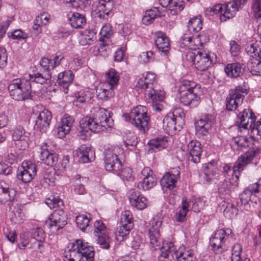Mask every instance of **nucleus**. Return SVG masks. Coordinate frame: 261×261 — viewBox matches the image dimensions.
<instances>
[{"mask_svg":"<svg viewBox=\"0 0 261 261\" xmlns=\"http://www.w3.org/2000/svg\"><path fill=\"white\" fill-rule=\"evenodd\" d=\"M113 124V120L108 111L100 109L96 112L95 118L86 117L80 120L79 136L82 140H87L92 132L104 131L107 128L112 127Z\"/></svg>","mask_w":261,"mask_h":261,"instance_id":"obj_1","label":"nucleus"},{"mask_svg":"<svg viewBox=\"0 0 261 261\" xmlns=\"http://www.w3.org/2000/svg\"><path fill=\"white\" fill-rule=\"evenodd\" d=\"M95 252L92 246L82 240H77L65 252L64 261H94Z\"/></svg>","mask_w":261,"mask_h":261,"instance_id":"obj_2","label":"nucleus"},{"mask_svg":"<svg viewBox=\"0 0 261 261\" xmlns=\"http://www.w3.org/2000/svg\"><path fill=\"white\" fill-rule=\"evenodd\" d=\"M123 116L142 134H144L148 130L150 116L146 107L138 106L132 110L129 114H125Z\"/></svg>","mask_w":261,"mask_h":261,"instance_id":"obj_3","label":"nucleus"},{"mask_svg":"<svg viewBox=\"0 0 261 261\" xmlns=\"http://www.w3.org/2000/svg\"><path fill=\"white\" fill-rule=\"evenodd\" d=\"M196 85L192 81L182 80L178 87L179 101L185 106L191 108L197 106L200 101V97L196 94Z\"/></svg>","mask_w":261,"mask_h":261,"instance_id":"obj_4","label":"nucleus"},{"mask_svg":"<svg viewBox=\"0 0 261 261\" xmlns=\"http://www.w3.org/2000/svg\"><path fill=\"white\" fill-rule=\"evenodd\" d=\"M247 0H233L223 5L216 4L206 9V12L213 14L220 13V19L224 22L234 16L236 12L242 9Z\"/></svg>","mask_w":261,"mask_h":261,"instance_id":"obj_5","label":"nucleus"},{"mask_svg":"<svg viewBox=\"0 0 261 261\" xmlns=\"http://www.w3.org/2000/svg\"><path fill=\"white\" fill-rule=\"evenodd\" d=\"M8 88L10 95L15 100H25L31 97V85L28 79H14L10 82Z\"/></svg>","mask_w":261,"mask_h":261,"instance_id":"obj_6","label":"nucleus"},{"mask_svg":"<svg viewBox=\"0 0 261 261\" xmlns=\"http://www.w3.org/2000/svg\"><path fill=\"white\" fill-rule=\"evenodd\" d=\"M232 230L227 228L215 231L210 239V245L213 251L217 254L227 250L230 241L232 239Z\"/></svg>","mask_w":261,"mask_h":261,"instance_id":"obj_7","label":"nucleus"},{"mask_svg":"<svg viewBox=\"0 0 261 261\" xmlns=\"http://www.w3.org/2000/svg\"><path fill=\"white\" fill-rule=\"evenodd\" d=\"M186 60L192 63L197 70L204 71L208 69L212 63L210 55L205 51L190 50L186 53Z\"/></svg>","mask_w":261,"mask_h":261,"instance_id":"obj_8","label":"nucleus"},{"mask_svg":"<svg viewBox=\"0 0 261 261\" xmlns=\"http://www.w3.org/2000/svg\"><path fill=\"white\" fill-rule=\"evenodd\" d=\"M248 85L243 82L237 86L235 89L231 90L229 96L226 99V107L228 110H237L241 108L245 95L247 93Z\"/></svg>","mask_w":261,"mask_h":261,"instance_id":"obj_9","label":"nucleus"},{"mask_svg":"<svg viewBox=\"0 0 261 261\" xmlns=\"http://www.w3.org/2000/svg\"><path fill=\"white\" fill-rule=\"evenodd\" d=\"M67 217L66 213L61 209L56 210L51 214L45 221V227L53 233H58V231L62 229L67 223Z\"/></svg>","mask_w":261,"mask_h":261,"instance_id":"obj_10","label":"nucleus"},{"mask_svg":"<svg viewBox=\"0 0 261 261\" xmlns=\"http://www.w3.org/2000/svg\"><path fill=\"white\" fill-rule=\"evenodd\" d=\"M122 152V149L118 146L114 147L112 150L109 149L106 151L105 164L107 171L117 173L121 170L122 165L118 156Z\"/></svg>","mask_w":261,"mask_h":261,"instance_id":"obj_11","label":"nucleus"},{"mask_svg":"<svg viewBox=\"0 0 261 261\" xmlns=\"http://www.w3.org/2000/svg\"><path fill=\"white\" fill-rule=\"evenodd\" d=\"M133 216L129 211H125L121 215L120 226L116 232V239L122 242L133 227Z\"/></svg>","mask_w":261,"mask_h":261,"instance_id":"obj_12","label":"nucleus"},{"mask_svg":"<svg viewBox=\"0 0 261 261\" xmlns=\"http://www.w3.org/2000/svg\"><path fill=\"white\" fill-rule=\"evenodd\" d=\"M257 193L256 183L250 185L240 195L241 204L237 203V207L241 211H248L250 207V202L256 203L258 198L255 195Z\"/></svg>","mask_w":261,"mask_h":261,"instance_id":"obj_13","label":"nucleus"},{"mask_svg":"<svg viewBox=\"0 0 261 261\" xmlns=\"http://www.w3.org/2000/svg\"><path fill=\"white\" fill-rule=\"evenodd\" d=\"M237 115L236 124L241 128L251 130L252 126L255 121V116L249 108H240L236 112Z\"/></svg>","mask_w":261,"mask_h":261,"instance_id":"obj_14","label":"nucleus"},{"mask_svg":"<svg viewBox=\"0 0 261 261\" xmlns=\"http://www.w3.org/2000/svg\"><path fill=\"white\" fill-rule=\"evenodd\" d=\"M215 118L214 116L209 114L202 115L195 123L196 135L199 139H203L210 133L214 124Z\"/></svg>","mask_w":261,"mask_h":261,"instance_id":"obj_15","label":"nucleus"},{"mask_svg":"<svg viewBox=\"0 0 261 261\" xmlns=\"http://www.w3.org/2000/svg\"><path fill=\"white\" fill-rule=\"evenodd\" d=\"M139 177L140 180L138 184V187L144 191L150 190L157 183L155 175L149 167H144L139 175Z\"/></svg>","mask_w":261,"mask_h":261,"instance_id":"obj_16","label":"nucleus"},{"mask_svg":"<svg viewBox=\"0 0 261 261\" xmlns=\"http://www.w3.org/2000/svg\"><path fill=\"white\" fill-rule=\"evenodd\" d=\"M162 223V221L159 218H153L150 222V227L148 235L150 244L154 249L159 248L161 244L160 230Z\"/></svg>","mask_w":261,"mask_h":261,"instance_id":"obj_17","label":"nucleus"},{"mask_svg":"<svg viewBox=\"0 0 261 261\" xmlns=\"http://www.w3.org/2000/svg\"><path fill=\"white\" fill-rule=\"evenodd\" d=\"M114 5L113 0H99L94 10L96 16L100 19L107 20L111 16Z\"/></svg>","mask_w":261,"mask_h":261,"instance_id":"obj_18","label":"nucleus"},{"mask_svg":"<svg viewBox=\"0 0 261 261\" xmlns=\"http://www.w3.org/2000/svg\"><path fill=\"white\" fill-rule=\"evenodd\" d=\"M28 133L23 127L17 125L12 133V139L14 142L15 147L19 150H24L28 147Z\"/></svg>","mask_w":261,"mask_h":261,"instance_id":"obj_19","label":"nucleus"},{"mask_svg":"<svg viewBox=\"0 0 261 261\" xmlns=\"http://www.w3.org/2000/svg\"><path fill=\"white\" fill-rule=\"evenodd\" d=\"M129 202L132 206L139 210L145 208L148 205V201L138 190L130 189L127 193Z\"/></svg>","mask_w":261,"mask_h":261,"instance_id":"obj_20","label":"nucleus"},{"mask_svg":"<svg viewBox=\"0 0 261 261\" xmlns=\"http://www.w3.org/2000/svg\"><path fill=\"white\" fill-rule=\"evenodd\" d=\"M36 174V166L33 164L23 163L18 169L17 177L23 182H30Z\"/></svg>","mask_w":261,"mask_h":261,"instance_id":"obj_21","label":"nucleus"},{"mask_svg":"<svg viewBox=\"0 0 261 261\" xmlns=\"http://www.w3.org/2000/svg\"><path fill=\"white\" fill-rule=\"evenodd\" d=\"M179 247L171 242H165L161 248V253L159 256L160 261H171L176 255Z\"/></svg>","mask_w":261,"mask_h":261,"instance_id":"obj_22","label":"nucleus"},{"mask_svg":"<svg viewBox=\"0 0 261 261\" xmlns=\"http://www.w3.org/2000/svg\"><path fill=\"white\" fill-rule=\"evenodd\" d=\"M156 75L151 72H147L139 78L136 84V87L141 90L146 91L157 85Z\"/></svg>","mask_w":261,"mask_h":261,"instance_id":"obj_23","label":"nucleus"},{"mask_svg":"<svg viewBox=\"0 0 261 261\" xmlns=\"http://www.w3.org/2000/svg\"><path fill=\"white\" fill-rule=\"evenodd\" d=\"M39 153L40 160L45 164L53 166L58 162L57 154L48 150L46 143H44L41 146Z\"/></svg>","mask_w":261,"mask_h":261,"instance_id":"obj_24","label":"nucleus"},{"mask_svg":"<svg viewBox=\"0 0 261 261\" xmlns=\"http://www.w3.org/2000/svg\"><path fill=\"white\" fill-rule=\"evenodd\" d=\"M185 47L192 50H197L202 46L199 34L186 33L181 37V43Z\"/></svg>","mask_w":261,"mask_h":261,"instance_id":"obj_25","label":"nucleus"},{"mask_svg":"<svg viewBox=\"0 0 261 261\" xmlns=\"http://www.w3.org/2000/svg\"><path fill=\"white\" fill-rule=\"evenodd\" d=\"M52 115L49 111L44 109L40 112L37 117L35 126L41 132H45L49 128Z\"/></svg>","mask_w":261,"mask_h":261,"instance_id":"obj_26","label":"nucleus"},{"mask_svg":"<svg viewBox=\"0 0 261 261\" xmlns=\"http://www.w3.org/2000/svg\"><path fill=\"white\" fill-rule=\"evenodd\" d=\"M253 158L251 152H247L241 155L234 163L232 167V172L234 175H237L239 179L240 172L243 171L245 167L249 164Z\"/></svg>","mask_w":261,"mask_h":261,"instance_id":"obj_27","label":"nucleus"},{"mask_svg":"<svg viewBox=\"0 0 261 261\" xmlns=\"http://www.w3.org/2000/svg\"><path fill=\"white\" fill-rule=\"evenodd\" d=\"M73 79L74 75L70 70L64 71L58 74L57 83L60 86V89L66 94L68 92L69 87L72 84Z\"/></svg>","mask_w":261,"mask_h":261,"instance_id":"obj_28","label":"nucleus"},{"mask_svg":"<svg viewBox=\"0 0 261 261\" xmlns=\"http://www.w3.org/2000/svg\"><path fill=\"white\" fill-rule=\"evenodd\" d=\"M74 155L79 158V161L86 163L91 162L95 158L94 151L90 147L83 144L74 151Z\"/></svg>","mask_w":261,"mask_h":261,"instance_id":"obj_29","label":"nucleus"},{"mask_svg":"<svg viewBox=\"0 0 261 261\" xmlns=\"http://www.w3.org/2000/svg\"><path fill=\"white\" fill-rule=\"evenodd\" d=\"M239 179L237 175H234L231 178L227 179V178L220 182L218 187V192L221 196H228L233 187H237L238 185Z\"/></svg>","mask_w":261,"mask_h":261,"instance_id":"obj_30","label":"nucleus"},{"mask_svg":"<svg viewBox=\"0 0 261 261\" xmlns=\"http://www.w3.org/2000/svg\"><path fill=\"white\" fill-rule=\"evenodd\" d=\"M160 4L163 7L167 8L169 14L172 15H177L184 8V4L180 0H159Z\"/></svg>","mask_w":261,"mask_h":261,"instance_id":"obj_31","label":"nucleus"},{"mask_svg":"<svg viewBox=\"0 0 261 261\" xmlns=\"http://www.w3.org/2000/svg\"><path fill=\"white\" fill-rule=\"evenodd\" d=\"M187 151L191 158V161L195 163L200 162L202 147L201 143L197 140H192L187 145Z\"/></svg>","mask_w":261,"mask_h":261,"instance_id":"obj_32","label":"nucleus"},{"mask_svg":"<svg viewBox=\"0 0 261 261\" xmlns=\"http://www.w3.org/2000/svg\"><path fill=\"white\" fill-rule=\"evenodd\" d=\"M177 117L173 113H168L163 120L164 130L170 135H174L177 130L176 124Z\"/></svg>","mask_w":261,"mask_h":261,"instance_id":"obj_33","label":"nucleus"},{"mask_svg":"<svg viewBox=\"0 0 261 261\" xmlns=\"http://www.w3.org/2000/svg\"><path fill=\"white\" fill-rule=\"evenodd\" d=\"M155 44L160 51L166 54L170 47L169 39L165 33L159 31L155 33Z\"/></svg>","mask_w":261,"mask_h":261,"instance_id":"obj_34","label":"nucleus"},{"mask_svg":"<svg viewBox=\"0 0 261 261\" xmlns=\"http://www.w3.org/2000/svg\"><path fill=\"white\" fill-rule=\"evenodd\" d=\"M144 92L152 103L162 102L165 98V92L159 88L158 85Z\"/></svg>","mask_w":261,"mask_h":261,"instance_id":"obj_35","label":"nucleus"},{"mask_svg":"<svg viewBox=\"0 0 261 261\" xmlns=\"http://www.w3.org/2000/svg\"><path fill=\"white\" fill-rule=\"evenodd\" d=\"M144 92L152 103L162 102L165 98V92L159 88L158 85Z\"/></svg>","mask_w":261,"mask_h":261,"instance_id":"obj_36","label":"nucleus"},{"mask_svg":"<svg viewBox=\"0 0 261 261\" xmlns=\"http://www.w3.org/2000/svg\"><path fill=\"white\" fill-rule=\"evenodd\" d=\"M224 70L227 75L231 78L239 77L244 72L243 65L237 62L228 64Z\"/></svg>","mask_w":261,"mask_h":261,"instance_id":"obj_37","label":"nucleus"},{"mask_svg":"<svg viewBox=\"0 0 261 261\" xmlns=\"http://www.w3.org/2000/svg\"><path fill=\"white\" fill-rule=\"evenodd\" d=\"M14 191L13 188L5 182L0 183V203H3L14 199Z\"/></svg>","mask_w":261,"mask_h":261,"instance_id":"obj_38","label":"nucleus"},{"mask_svg":"<svg viewBox=\"0 0 261 261\" xmlns=\"http://www.w3.org/2000/svg\"><path fill=\"white\" fill-rule=\"evenodd\" d=\"M178 178L177 174H173L170 173H166L161 179V185L164 189L172 190L175 186Z\"/></svg>","mask_w":261,"mask_h":261,"instance_id":"obj_39","label":"nucleus"},{"mask_svg":"<svg viewBox=\"0 0 261 261\" xmlns=\"http://www.w3.org/2000/svg\"><path fill=\"white\" fill-rule=\"evenodd\" d=\"M68 20L71 26L75 29L82 28L86 23L85 16L78 13H72L69 14Z\"/></svg>","mask_w":261,"mask_h":261,"instance_id":"obj_40","label":"nucleus"},{"mask_svg":"<svg viewBox=\"0 0 261 261\" xmlns=\"http://www.w3.org/2000/svg\"><path fill=\"white\" fill-rule=\"evenodd\" d=\"M88 178L80 175L75 176L73 182L74 191L78 195H84L86 193L85 185L88 181Z\"/></svg>","mask_w":261,"mask_h":261,"instance_id":"obj_41","label":"nucleus"},{"mask_svg":"<svg viewBox=\"0 0 261 261\" xmlns=\"http://www.w3.org/2000/svg\"><path fill=\"white\" fill-rule=\"evenodd\" d=\"M148 144L151 149L160 150L168 146V138L165 136H159L150 140Z\"/></svg>","mask_w":261,"mask_h":261,"instance_id":"obj_42","label":"nucleus"},{"mask_svg":"<svg viewBox=\"0 0 261 261\" xmlns=\"http://www.w3.org/2000/svg\"><path fill=\"white\" fill-rule=\"evenodd\" d=\"M175 258L176 261H194L195 258L193 251L184 247H179Z\"/></svg>","mask_w":261,"mask_h":261,"instance_id":"obj_43","label":"nucleus"},{"mask_svg":"<svg viewBox=\"0 0 261 261\" xmlns=\"http://www.w3.org/2000/svg\"><path fill=\"white\" fill-rule=\"evenodd\" d=\"M250 57H257L261 59V41H256L248 45L245 48Z\"/></svg>","mask_w":261,"mask_h":261,"instance_id":"obj_44","label":"nucleus"},{"mask_svg":"<svg viewBox=\"0 0 261 261\" xmlns=\"http://www.w3.org/2000/svg\"><path fill=\"white\" fill-rule=\"evenodd\" d=\"M106 80L108 87L115 88L119 80V75L115 69L111 68L106 73Z\"/></svg>","mask_w":261,"mask_h":261,"instance_id":"obj_45","label":"nucleus"},{"mask_svg":"<svg viewBox=\"0 0 261 261\" xmlns=\"http://www.w3.org/2000/svg\"><path fill=\"white\" fill-rule=\"evenodd\" d=\"M202 23L200 16L194 17L189 20L187 28L189 34H198L202 29Z\"/></svg>","mask_w":261,"mask_h":261,"instance_id":"obj_46","label":"nucleus"},{"mask_svg":"<svg viewBox=\"0 0 261 261\" xmlns=\"http://www.w3.org/2000/svg\"><path fill=\"white\" fill-rule=\"evenodd\" d=\"M250 72L254 75H261V61L257 57H250L247 63Z\"/></svg>","mask_w":261,"mask_h":261,"instance_id":"obj_47","label":"nucleus"},{"mask_svg":"<svg viewBox=\"0 0 261 261\" xmlns=\"http://www.w3.org/2000/svg\"><path fill=\"white\" fill-rule=\"evenodd\" d=\"M158 16L161 17V15L160 14V12L156 8H153L147 10L145 12L142 17V23L146 25H149L153 22Z\"/></svg>","mask_w":261,"mask_h":261,"instance_id":"obj_48","label":"nucleus"},{"mask_svg":"<svg viewBox=\"0 0 261 261\" xmlns=\"http://www.w3.org/2000/svg\"><path fill=\"white\" fill-rule=\"evenodd\" d=\"M51 79V74L49 73H36L34 74H29V79L28 81L31 82H35L36 83L43 84L45 83L47 80Z\"/></svg>","mask_w":261,"mask_h":261,"instance_id":"obj_49","label":"nucleus"},{"mask_svg":"<svg viewBox=\"0 0 261 261\" xmlns=\"http://www.w3.org/2000/svg\"><path fill=\"white\" fill-rule=\"evenodd\" d=\"M74 95L75 100L81 103L88 101L93 97V93L88 89H82Z\"/></svg>","mask_w":261,"mask_h":261,"instance_id":"obj_50","label":"nucleus"},{"mask_svg":"<svg viewBox=\"0 0 261 261\" xmlns=\"http://www.w3.org/2000/svg\"><path fill=\"white\" fill-rule=\"evenodd\" d=\"M217 168L212 163L205 165L203 169L204 179L207 182L210 181L217 173Z\"/></svg>","mask_w":261,"mask_h":261,"instance_id":"obj_51","label":"nucleus"},{"mask_svg":"<svg viewBox=\"0 0 261 261\" xmlns=\"http://www.w3.org/2000/svg\"><path fill=\"white\" fill-rule=\"evenodd\" d=\"M95 236L96 237L97 243L101 248L106 249L110 248L112 239L107 233H101L96 234Z\"/></svg>","mask_w":261,"mask_h":261,"instance_id":"obj_52","label":"nucleus"},{"mask_svg":"<svg viewBox=\"0 0 261 261\" xmlns=\"http://www.w3.org/2000/svg\"><path fill=\"white\" fill-rule=\"evenodd\" d=\"M45 203L50 209L55 208L56 206L60 207L63 204V201L57 195L48 196L45 199Z\"/></svg>","mask_w":261,"mask_h":261,"instance_id":"obj_53","label":"nucleus"},{"mask_svg":"<svg viewBox=\"0 0 261 261\" xmlns=\"http://www.w3.org/2000/svg\"><path fill=\"white\" fill-rule=\"evenodd\" d=\"M113 34V31L111 25L108 23L106 24L102 27L100 31V37L99 38V40L104 42L110 38Z\"/></svg>","mask_w":261,"mask_h":261,"instance_id":"obj_54","label":"nucleus"},{"mask_svg":"<svg viewBox=\"0 0 261 261\" xmlns=\"http://www.w3.org/2000/svg\"><path fill=\"white\" fill-rule=\"evenodd\" d=\"M11 220L14 223L20 224L23 222L25 219V216L23 213L22 210L16 207L14 210L11 216Z\"/></svg>","mask_w":261,"mask_h":261,"instance_id":"obj_55","label":"nucleus"},{"mask_svg":"<svg viewBox=\"0 0 261 261\" xmlns=\"http://www.w3.org/2000/svg\"><path fill=\"white\" fill-rule=\"evenodd\" d=\"M205 201H206L204 197L195 198L191 202V205H192L191 210L195 212H199L203 208L205 205Z\"/></svg>","mask_w":261,"mask_h":261,"instance_id":"obj_56","label":"nucleus"},{"mask_svg":"<svg viewBox=\"0 0 261 261\" xmlns=\"http://www.w3.org/2000/svg\"><path fill=\"white\" fill-rule=\"evenodd\" d=\"M69 6L74 8L84 9L90 4L89 0H65Z\"/></svg>","mask_w":261,"mask_h":261,"instance_id":"obj_57","label":"nucleus"},{"mask_svg":"<svg viewBox=\"0 0 261 261\" xmlns=\"http://www.w3.org/2000/svg\"><path fill=\"white\" fill-rule=\"evenodd\" d=\"M89 218L87 215H81L76 217V225L82 230H85V229L89 225Z\"/></svg>","mask_w":261,"mask_h":261,"instance_id":"obj_58","label":"nucleus"},{"mask_svg":"<svg viewBox=\"0 0 261 261\" xmlns=\"http://www.w3.org/2000/svg\"><path fill=\"white\" fill-rule=\"evenodd\" d=\"M95 34L94 32L90 30H85L82 35L81 40L82 45L90 44V42L93 40Z\"/></svg>","mask_w":261,"mask_h":261,"instance_id":"obj_59","label":"nucleus"},{"mask_svg":"<svg viewBox=\"0 0 261 261\" xmlns=\"http://www.w3.org/2000/svg\"><path fill=\"white\" fill-rule=\"evenodd\" d=\"M242 247L240 244H236L232 248L231 261H239L241 259Z\"/></svg>","mask_w":261,"mask_h":261,"instance_id":"obj_60","label":"nucleus"},{"mask_svg":"<svg viewBox=\"0 0 261 261\" xmlns=\"http://www.w3.org/2000/svg\"><path fill=\"white\" fill-rule=\"evenodd\" d=\"M110 87H102L99 90V96L101 99L110 98L114 95L113 89Z\"/></svg>","mask_w":261,"mask_h":261,"instance_id":"obj_61","label":"nucleus"},{"mask_svg":"<svg viewBox=\"0 0 261 261\" xmlns=\"http://www.w3.org/2000/svg\"><path fill=\"white\" fill-rule=\"evenodd\" d=\"M251 9L256 18H261V0H253Z\"/></svg>","mask_w":261,"mask_h":261,"instance_id":"obj_62","label":"nucleus"},{"mask_svg":"<svg viewBox=\"0 0 261 261\" xmlns=\"http://www.w3.org/2000/svg\"><path fill=\"white\" fill-rule=\"evenodd\" d=\"M123 180L131 181L133 180L132 171L129 168H125L116 173Z\"/></svg>","mask_w":261,"mask_h":261,"instance_id":"obj_63","label":"nucleus"},{"mask_svg":"<svg viewBox=\"0 0 261 261\" xmlns=\"http://www.w3.org/2000/svg\"><path fill=\"white\" fill-rule=\"evenodd\" d=\"M32 236L31 240L34 239L35 241L41 242L45 237V234L43 230L40 228H35L32 230Z\"/></svg>","mask_w":261,"mask_h":261,"instance_id":"obj_64","label":"nucleus"}]
</instances>
